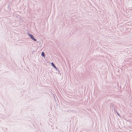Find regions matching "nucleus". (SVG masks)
I'll return each instance as SVG.
<instances>
[{"mask_svg":"<svg viewBox=\"0 0 132 132\" xmlns=\"http://www.w3.org/2000/svg\"><path fill=\"white\" fill-rule=\"evenodd\" d=\"M28 34L29 37L31 39L34 41H36V39L34 38V36L32 35L29 34Z\"/></svg>","mask_w":132,"mask_h":132,"instance_id":"1","label":"nucleus"},{"mask_svg":"<svg viewBox=\"0 0 132 132\" xmlns=\"http://www.w3.org/2000/svg\"><path fill=\"white\" fill-rule=\"evenodd\" d=\"M51 64L52 66L54 67L55 69L56 70H57V68L55 66L53 62H52L51 63Z\"/></svg>","mask_w":132,"mask_h":132,"instance_id":"2","label":"nucleus"},{"mask_svg":"<svg viewBox=\"0 0 132 132\" xmlns=\"http://www.w3.org/2000/svg\"><path fill=\"white\" fill-rule=\"evenodd\" d=\"M41 55L45 57V53L44 52H42L41 53Z\"/></svg>","mask_w":132,"mask_h":132,"instance_id":"3","label":"nucleus"},{"mask_svg":"<svg viewBox=\"0 0 132 132\" xmlns=\"http://www.w3.org/2000/svg\"><path fill=\"white\" fill-rule=\"evenodd\" d=\"M117 114H118V115L119 116V117H120L121 116H120V114L118 113V112L117 111Z\"/></svg>","mask_w":132,"mask_h":132,"instance_id":"4","label":"nucleus"}]
</instances>
